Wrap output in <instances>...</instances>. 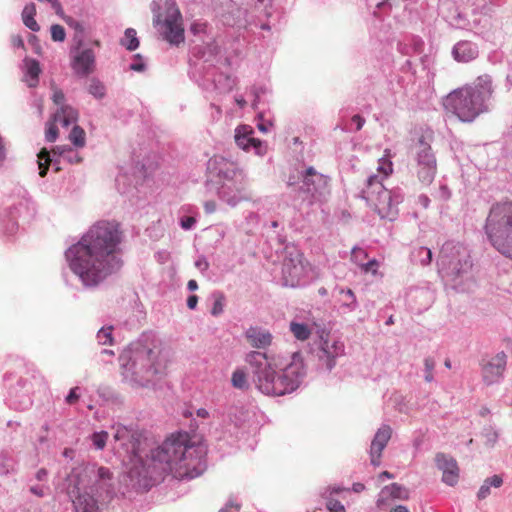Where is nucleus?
Here are the masks:
<instances>
[{
	"label": "nucleus",
	"mask_w": 512,
	"mask_h": 512,
	"mask_svg": "<svg viewBox=\"0 0 512 512\" xmlns=\"http://www.w3.org/2000/svg\"><path fill=\"white\" fill-rule=\"evenodd\" d=\"M98 481L100 483V489L105 492H109L112 488V485L108 483L112 479V473L108 468L100 467L97 470Z\"/></svg>",
	"instance_id": "nucleus-34"
},
{
	"label": "nucleus",
	"mask_w": 512,
	"mask_h": 512,
	"mask_svg": "<svg viewBox=\"0 0 512 512\" xmlns=\"http://www.w3.org/2000/svg\"><path fill=\"white\" fill-rule=\"evenodd\" d=\"M503 484V478L500 475H493L484 480V483L480 487L477 497L479 500H483L490 495L491 487L499 488Z\"/></svg>",
	"instance_id": "nucleus-26"
},
{
	"label": "nucleus",
	"mask_w": 512,
	"mask_h": 512,
	"mask_svg": "<svg viewBox=\"0 0 512 512\" xmlns=\"http://www.w3.org/2000/svg\"><path fill=\"white\" fill-rule=\"evenodd\" d=\"M408 498L409 492L404 486L398 483H392L390 485L385 486L380 491L376 504L378 507H382L386 505L390 499L406 500Z\"/></svg>",
	"instance_id": "nucleus-23"
},
{
	"label": "nucleus",
	"mask_w": 512,
	"mask_h": 512,
	"mask_svg": "<svg viewBox=\"0 0 512 512\" xmlns=\"http://www.w3.org/2000/svg\"><path fill=\"white\" fill-rule=\"evenodd\" d=\"M130 69L137 72H142L145 70V63L140 54H136L134 56V62L130 64Z\"/></svg>",
	"instance_id": "nucleus-45"
},
{
	"label": "nucleus",
	"mask_w": 512,
	"mask_h": 512,
	"mask_svg": "<svg viewBox=\"0 0 512 512\" xmlns=\"http://www.w3.org/2000/svg\"><path fill=\"white\" fill-rule=\"evenodd\" d=\"M300 177L301 185H296L295 176L289 177L287 185L301 203L312 206L323 202L329 195V177L317 172L314 167H308L300 172Z\"/></svg>",
	"instance_id": "nucleus-10"
},
{
	"label": "nucleus",
	"mask_w": 512,
	"mask_h": 512,
	"mask_svg": "<svg viewBox=\"0 0 512 512\" xmlns=\"http://www.w3.org/2000/svg\"><path fill=\"white\" fill-rule=\"evenodd\" d=\"M198 303V297L196 295H190L187 299V306L189 309H195Z\"/></svg>",
	"instance_id": "nucleus-62"
},
{
	"label": "nucleus",
	"mask_w": 512,
	"mask_h": 512,
	"mask_svg": "<svg viewBox=\"0 0 512 512\" xmlns=\"http://www.w3.org/2000/svg\"><path fill=\"white\" fill-rule=\"evenodd\" d=\"M351 122L352 124L355 125V131H359L362 129L366 121L364 117H362L359 114H356L351 118Z\"/></svg>",
	"instance_id": "nucleus-54"
},
{
	"label": "nucleus",
	"mask_w": 512,
	"mask_h": 512,
	"mask_svg": "<svg viewBox=\"0 0 512 512\" xmlns=\"http://www.w3.org/2000/svg\"><path fill=\"white\" fill-rule=\"evenodd\" d=\"M214 303L211 309V314L213 316H218L223 312L225 297L221 292L213 293Z\"/></svg>",
	"instance_id": "nucleus-39"
},
{
	"label": "nucleus",
	"mask_w": 512,
	"mask_h": 512,
	"mask_svg": "<svg viewBox=\"0 0 512 512\" xmlns=\"http://www.w3.org/2000/svg\"><path fill=\"white\" fill-rule=\"evenodd\" d=\"M107 439L108 433L106 431L95 432L91 436L92 443L98 450L104 449Z\"/></svg>",
	"instance_id": "nucleus-40"
},
{
	"label": "nucleus",
	"mask_w": 512,
	"mask_h": 512,
	"mask_svg": "<svg viewBox=\"0 0 512 512\" xmlns=\"http://www.w3.org/2000/svg\"><path fill=\"white\" fill-rule=\"evenodd\" d=\"M379 263L376 259L369 260L367 263L361 264V268L364 272H371L376 274Z\"/></svg>",
	"instance_id": "nucleus-48"
},
{
	"label": "nucleus",
	"mask_w": 512,
	"mask_h": 512,
	"mask_svg": "<svg viewBox=\"0 0 512 512\" xmlns=\"http://www.w3.org/2000/svg\"><path fill=\"white\" fill-rule=\"evenodd\" d=\"M339 294V302L342 308L346 309L348 312H352L357 308V299L354 292L351 289L341 288L339 290Z\"/></svg>",
	"instance_id": "nucleus-27"
},
{
	"label": "nucleus",
	"mask_w": 512,
	"mask_h": 512,
	"mask_svg": "<svg viewBox=\"0 0 512 512\" xmlns=\"http://www.w3.org/2000/svg\"><path fill=\"white\" fill-rule=\"evenodd\" d=\"M76 148H83L86 144V133L79 125H74L68 136Z\"/></svg>",
	"instance_id": "nucleus-30"
},
{
	"label": "nucleus",
	"mask_w": 512,
	"mask_h": 512,
	"mask_svg": "<svg viewBox=\"0 0 512 512\" xmlns=\"http://www.w3.org/2000/svg\"><path fill=\"white\" fill-rule=\"evenodd\" d=\"M256 387L265 395L282 396L295 391L306 369L301 354H248Z\"/></svg>",
	"instance_id": "nucleus-3"
},
{
	"label": "nucleus",
	"mask_w": 512,
	"mask_h": 512,
	"mask_svg": "<svg viewBox=\"0 0 512 512\" xmlns=\"http://www.w3.org/2000/svg\"><path fill=\"white\" fill-rule=\"evenodd\" d=\"M367 257V253L362 248H354L352 250V259L361 266L362 261Z\"/></svg>",
	"instance_id": "nucleus-46"
},
{
	"label": "nucleus",
	"mask_w": 512,
	"mask_h": 512,
	"mask_svg": "<svg viewBox=\"0 0 512 512\" xmlns=\"http://www.w3.org/2000/svg\"><path fill=\"white\" fill-rule=\"evenodd\" d=\"M51 30V38L56 42H63L66 37L65 29L59 25L54 24L50 28Z\"/></svg>",
	"instance_id": "nucleus-41"
},
{
	"label": "nucleus",
	"mask_w": 512,
	"mask_h": 512,
	"mask_svg": "<svg viewBox=\"0 0 512 512\" xmlns=\"http://www.w3.org/2000/svg\"><path fill=\"white\" fill-rule=\"evenodd\" d=\"M58 135V129L55 125H50L46 130V140L54 142Z\"/></svg>",
	"instance_id": "nucleus-53"
},
{
	"label": "nucleus",
	"mask_w": 512,
	"mask_h": 512,
	"mask_svg": "<svg viewBox=\"0 0 512 512\" xmlns=\"http://www.w3.org/2000/svg\"><path fill=\"white\" fill-rule=\"evenodd\" d=\"M452 55L456 61L467 63L478 57L479 49L477 44L471 41L462 40L454 45Z\"/></svg>",
	"instance_id": "nucleus-21"
},
{
	"label": "nucleus",
	"mask_w": 512,
	"mask_h": 512,
	"mask_svg": "<svg viewBox=\"0 0 512 512\" xmlns=\"http://www.w3.org/2000/svg\"><path fill=\"white\" fill-rule=\"evenodd\" d=\"M413 257L422 266H426L432 261V251L427 247H419L413 252Z\"/></svg>",
	"instance_id": "nucleus-35"
},
{
	"label": "nucleus",
	"mask_w": 512,
	"mask_h": 512,
	"mask_svg": "<svg viewBox=\"0 0 512 512\" xmlns=\"http://www.w3.org/2000/svg\"><path fill=\"white\" fill-rule=\"evenodd\" d=\"M231 382L234 388L240 390H247L250 386L248 376L242 368H238L233 372Z\"/></svg>",
	"instance_id": "nucleus-31"
},
{
	"label": "nucleus",
	"mask_w": 512,
	"mask_h": 512,
	"mask_svg": "<svg viewBox=\"0 0 512 512\" xmlns=\"http://www.w3.org/2000/svg\"><path fill=\"white\" fill-rule=\"evenodd\" d=\"M118 360L124 378L140 386H148L164 374L165 366L158 362V354H120Z\"/></svg>",
	"instance_id": "nucleus-8"
},
{
	"label": "nucleus",
	"mask_w": 512,
	"mask_h": 512,
	"mask_svg": "<svg viewBox=\"0 0 512 512\" xmlns=\"http://www.w3.org/2000/svg\"><path fill=\"white\" fill-rule=\"evenodd\" d=\"M253 129L248 125H241L235 130V142L237 146L244 151L254 150L255 154L263 155L266 152V146L260 140L254 138Z\"/></svg>",
	"instance_id": "nucleus-18"
},
{
	"label": "nucleus",
	"mask_w": 512,
	"mask_h": 512,
	"mask_svg": "<svg viewBox=\"0 0 512 512\" xmlns=\"http://www.w3.org/2000/svg\"><path fill=\"white\" fill-rule=\"evenodd\" d=\"M155 335L153 333H143L138 341V344L142 346V349L135 347V352H153L157 348L155 344Z\"/></svg>",
	"instance_id": "nucleus-32"
},
{
	"label": "nucleus",
	"mask_w": 512,
	"mask_h": 512,
	"mask_svg": "<svg viewBox=\"0 0 512 512\" xmlns=\"http://www.w3.org/2000/svg\"><path fill=\"white\" fill-rule=\"evenodd\" d=\"M195 266L201 271V272H205L208 268H209V263L207 261V259L204 257V256H200L196 261H195Z\"/></svg>",
	"instance_id": "nucleus-55"
},
{
	"label": "nucleus",
	"mask_w": 512,
	"mask_h": 512,
	"mask_svg": "<svg viewBox=\"0 0 512 512\" xmlns=\"http://www.w3.org/2000/svg\"><path fill=\"white\" fill-rule=\"evenodd\" d=\"M11 40L14 47L24 49L23 39L19 35H13Z\"/></svg>",
	"instance_id": "nucleus-61"
},
{
	"label": "nucleus",
	"mask_w": 512,
	"mask_h": 512,
	"mask_svg": "<svg viewBox=\"0 0 512 512\" xmlns=\"http://www.w3.org/2000/svg\"><path fill=\"white\" fill-rule=\"evenodd\" d=\"M124 237L119 222L99 220L65 251L70 270L85 288H96L121 270Z\"/></svg>",
	"instance_id": "nucleus-1"
},
{
	"label": "nucleus",
	"mask_w": 512,
	"mask_h": 512,
	"mask_svg": "<svg viewBox=\"0 0 512 512\" xmlns=\"http://www.w3.org/2000/svg\"><path fill=\"white\" fill-rule=\"evenodd\" d=\"M484 229L491 245L501 255L512 260V201L493 204Z\"/></svg>",
	"instance_id": "nucleus-6"
},
{
	"label": "nucleus",
	"mask_w": 512,
	"mask_h": 512,
	"mask_svg": "<svg viewBox=\"0 0 512 512\" xmlns=\"http://www.w3.org/2000/svg\"><path fill=\"white\" fill-rule=\"evenodd\" d=\"M22 17L24 24L28 28L32 29V9L26 6L23 10Z\"/></svg>",
	"instance_id": "nucleus-52"
},
{
	"label": "nucleus",
	"mask_w": 512,
	"mask_h": 512,
	"mask_svg": "<svg viewBox=\"0 0 512 512\" xmlns=\"http://www.w3.org/2000/svg\"><path fill=\"white\" fill-rule=\"evenodd\" d=\"M362 193L365 199L374 203L378 215L390 221L397 217L398 205L404 200L401 188L386 189L377 175L367 178Z\"/></svg>",
	"instance_id": "nucleus-9"
},
{
	"label": "nucleus",
	"mask_w": 512,
	"mask_h": 512,
	"mask_svg": "<svg viewBox=\"0 0 512 512\" xmlns=\"http://www.w3.org/2000/svg\"><path fill=\"white\" fill-rule=\"evenodd\" d=\"M245 336L251 346L257 349L268 348L273 339L272 334L268 330L257 326L248 328Z\"/></svg>",
	"instance_id": "nucleus-22"
},
{
	"label": "nucleus",
	"mask_w": 512,
	"mask_h": 512,
	"mask_svg": "<svg viewBox=\"0 0 512 512\" xmlns=\"http://www.w3.org/2000/svg\"><path fill=\"white\" fill-rule=\"evenodd\" d=\"M440 198L442 200H448L451 197V191L446 185H441L439 189Z\"/></svg>",
	"instance_id": "nucleus-59"
},
{
	"label": "nucleus",
	"mask_w": 512,
	"mask_h": 512,
	"mask_svg": "<svg viewBox=\"0 0 512 512\" xmlns=\"http://www.w3.org/2000/svg\"><path fill=\"white\" fill-rule=\"evenodd\" d=\"M213 83L216 90L221 93H227L233 89L235 80L229 75L219 74L218 77L213 80Z\"/></svg>",
	"instance_id": "nucleus-29"
},
{
	"label": "nucleus",
	"mask_w": 512,
	"mask_h": 512,
	"mask_svg": "<svg viewBox=\"0 0 512 512\" xmlns=\"http://www.w3.org/2000/svg\"><path fill=\"white\" fill-rule=\"evenodd\" d=\"M418 202L424 207V208H428L429 207V204H430V199L427 195H420L418 197Z\"/></svg>",
	"instance_id": "nucleus-64"
},
{
	"label": "nucleus",
	"mask_w": 512,
	"mask_h": 512,
	"mask_svg": "<svg viewBox=\"0 0 512 512\" xmlns=\"http://www.w3.org/2000/svg\"><path fill=\"white\" fill-rule=\"evenodd\" d=\"M24 70L23 80L27 83L28 87H32V61L28 57L24 59Z\"/></svg>",
	"instance_id": "nucleus-42"
},
{
	"label": "nucleus",
	"mask_w": 512,
	"mask_h": 512,
	"mask_svg": "<svg viewBox=\"0 0 512 512\" xmlns=\"http://www.w3.org/2000/svg\"><path fill=\"white\" fill-rule=\"evenodd\" d=\"M378 170L388 176L392 172V163L384 158L380 159Z\"/></svg>",
	"instance_id": "nucleus-49"
},
{
	"label": "nucleus",
	"mask_w": 512,
	"mask_h": 512,
	"mask_svg": "<svg viewBox=\"0 0 512 512\" xmlns=\"http://www.w3.org/2000/svg\"><path fill=\"white\" fill-rule=\"evenodd\" d=\"M326 508L330 512H346L344 505L336 499H329L326 503Z\"/></svg>",
	"instance_id": "nucleus-44"
},
{
	"label": "nucleus",
	"mask_w": 512,
	"mask_h": 512,
	"mask_svg": "<svg viewBox=\"0 0 512 512\" xmlns=\"http://www.w3.org/2000/svg\"><path fill=\"white\" fill-rule=\"evenodd\" d=\"M112 326L102 327L97 333V340L102 345H112L113 337H112Z\"/></svg>",
	"instance_id": "nucleus-38"
},
{
	"label": "nucleus",
	"mask_w": 512,
	"mask_h": 512,
	"mask_svg": "<svg viewBox=\"0 0 512 512\" xmlns=\"http://www.w3.org/2000/svg\"><path fill=\"white\" fill-rule=\"evenodd\" d=\"M78 120V111L68 105H62L55 113L54 121L63 127H68L71 124H76Z\"/></svg>",
	"instance_id": "nucleus-25"
},
{
	"label": "nucleus",
	"mask_w": 512,
	"mask_h": 512,
	"mask_svg": "<svg viewBox=\"0 0 512 512\" xmlns=\"http://www.w3.org/2000/svg\"><path fill=\"white\" fill-rule=\"evenodd\" d=\"M72 502L75 512H97V501L88 493H78Z\"/></svg>",
	"instance_id": "nucleus-24"
},
{
	"label": "nucleus",
	"mask_w": 512,
	"mask_h": 512,
	"mask_svg": "<svg viewBox=\"0 0 512 512\" xmlns=\"http://www.w3.org/2000/svg\"><path fill=\"white\" fill-rule=\"evenodd\" d=\"M290 331L296 339L301 341L309 339L311 335V329L307 324L296 321L290 322Z\"/></svg>",
	"instance_id": "nucleus-28"
},
{
	"label": "nucleus",
	"mask_w": 512,
	"mask_h": 512,
	"mask_svg": "<svg viewBox=\"0 0 512 512\" xmlns=\"http://www.w3.org/2000/svg\"><path fill=\"white\" fill-rule=\"evenodd\" d=\"M334 354H318V368L321 370L331 371L335 366Z\"/></svg>",
	"instance_id": "nucleus-36"
},
{
	"label": "nucleus",
	"mask_w": 512,
	"mask_h": 512,
	"mask_svg": "<svg viewBox=\"0 0 512 512\" xmlns=\"http://www.w3.org/2000/svg\"><path fill=\"white\" fill-rule=\"evenodd\" d=\"M492 78L485 74L479 76L472 85L455 89L443 102L447 112L457 116L463 122H472L480 114L489 111V101L493 94Z\"/></svg>",
	"instance_id": "nucleus-4"
},
{
	"label": "nucleus",
	"mask_w": 512,
	"mask_h": 512,
	"mask_svg": "<svg viewBox=\"0 0 512 512\" xmlns=\"http://www.w3.org/2000/svg\"><path fill=\"white\" fill-rule=\"evenodd\" d=\"M64 20H65V22L67 23V25L69 27L75 29L76 31H78L80 33H83L84 28H83L82 24L79 21L75 20L72 17H65Z\"/></svg>",
	"instance_id": "nucleus-51"
},
{
	"label": "nucleus",
	"mask_w": 512,
	"mask_h": 512,
	"mask_svg": "<svg viewBox=\"0 0 512 512\" xmlns=\"http://www.w3.org/2000/svg\"><path fill=\"white\" fill-rule=\"evenodd\" d=\"M81 44L82 40H79L78 46L71 50V67L77 76L86 77L95 69V53L91 48L80 50Z\"/></svg>",
	"instance_id": "nucleus-17"
},
{
	"label": "nucleus",
	"mask_w": 512,
	"mask_h": 512,
	"mask_svg": "<svg viewBox=\"0 0 512 512\" xmlns=\"http://www.w3.org/2000/svg\"><path fill=\"white\" fill-rule=\"evenodd\" d=\"M436 365V361L433 357H428L425 359V371H433Z\"/></svg>",
	"instance_id": "nucleus-63"
},
{
	"label": "nucleus",
	"mask_w": 512,
	"mask_h": 512,
	"mask_svg": "<svg viewBox=\"0 0 512 512\" xmlns=\"http://www.w3.org/2000/svg\"><path fill=\"white\" fill-rule=\"evenodd\" d=\"M64 100H65V96H64V93L61 91V90H56L54 91L53 93V101L57 104V105H64Z\"/></svg>",
	"instance_id": "nucleus-57"
},
{
	"label": "nucleus",
	"mask_w": 512,
	"mask_h": 512,
	"mask_svg": "<svg viewBox=\"0 0 512 512\" xmlns=\"http://www.w3.org/2000/svg\"><path fill=\"white\" fill-rule=\"evenodd\" d=\"M505 368V354H485L481 360V372L485 384L498 383L503 377Z\"/></svg>",
	"instance_id": "nucleus-16"
},
{
	"label": "nucleus",
	"mask_w": 512,
	"mask_h": 512,
	"mask_svg": "<svg viewBox=\"0 0 512 512\" xmlns=\"http://www.w3.org/2000/svg\"><path fill=\"white\" fill-rule=\"evenodd\" d=\"M88 91L97 99H102L106 94L105 86L97 79L91 80Z\"/></svg>",
	"instance_id": "nucleus-37"
},
{
	"label": "nucleus",
	"mask_w": 512,
	"mask_h": 512,
	"mask_svg": "<svg viewBox=\"0 0 512 512\" xmlns=\"http://www.w3.org/2000/svg\"><path fill=\"white\" fill-rule=\"evenodd\" d=\"M309 271V264L295 246H286L282 262V282L284 286L298 287L303 284Z\"/></svg>",
	"instance_id": "nucleus-11"
},
{
	"label": "nucleus",
	"mask_w": 512,
	"mask_h": 512,
	"mask_svg": "<svg viewBox=\"0 0 512 512\" xmlns=\"http://www.w3.org/2000/svg\"><path fill=\"white\" fill-rule=\"evenodd\" d=\"M204 209L206 213L211 214L216 211V203L213 200L206 201L204 203Z\"/></svg>",
	"instance_id": "nucleus-60"
},
{
	"label": "nucleus",
	"mask_w": 512,
	"mask_h": 512,
	"mask_svg": "<svg viewBox=\"0 0 512 512\" xmlns=\"http://www.w3.org/2000/svg\"><path fill=\"white\" fill-rule=\"evenodd\" d=\"M435 462L437 468L442 471V481L449 486H454L459 479V468L456 460L444 453H437Z\"/></svg>",
	"instance_id": "nucleus-19"
},
{
	"label": "nucleus",
	"mask_w": 512,
	"mask_h": 512,
	"mask_svg": "<svg viewBox=\"0 0 512 512\" xmlns=\"http://www.w3.org/2000/svg\"><path fill=\"white\" fill-rule=\"evenodd\" d=\"M207 170L219 178V185L221 183H231L243 178H247L244 170L233 161H230L222 156L215 155L209 159L207 163Z\"/></svg>",
	"instance_id": "nucleus-14"
},
{
	"label": "nucleus",
	"mask_w": 512,
	"mask_h": 512,
	"mask_svg": "<svg viewBox=\"0 0 512 512\" xmlns=\"http://www.w3.org/2000/svg\"><path fill=\"white\" fill-rule=\"evenodd\" d=\"M439 272L454 288L460 291L470 289L474 283L472 261L469 251L459 243L445 242L438 258Z\"/></svg>",
	"instance_id": "nucleus-5"
},
{
	"label": "nucleus",
	"mask_w": 512,
	"mask_h": 512,
	"mask_svg": "<svg viewBox=\"0 0 512 512\" xmlns=\"http://www.w3.org/2000/svg\"><path fill=\"white\" fill-rule=\"evenodd\" d=\"M136 30L127 28L125 30L124 38L121 39V45L129 51H134L139 47V40L136 36Z\"/></svg>",
	"instance_id": "nucleus-33"
},
{
	"label": "nucleus",
	"mask_w": 512,
	"mask_h": 512,
	"mask_svg": "<svg viewBox=\"0 0 512 512\" xmlns=\"http://www.w3.org/2000/svg\"><path fill=\"white\" fill-rule=\"evenodd\" d=\"M114 439L120 441L131 454V460L143 465L144 476L151 474V466L164 473H171L178 479H193L205 469L204 450L190 443L188 434L178 433L166 439L160 446L151 450L150 462L146 468L143 460L147 438L142 431L117 425Z\"/></svg>",
	"instance_id": "nucleus-2"
},
{
	"label": "nucleus",
	"mask_w": 512,
	"mask_h": 512,
	"mask_svg": "<svg viewBox=\"0 0 512 512\" xmlns=\"http://www.w3.org/2000/svg\"><path fill=\"white\" fill-rule=\"evenodd\" d=\"M415 173L424 185H430L437 172V161L432 148L424 137H420L415 152Z\"/></svg>",
	"instance_id": "nucleus-12"
},
{
	"label": "nucleus",
	"mask_w": 512,
	"mask_h": 512,
	"mask_svg": "<svg viewBox=\"0 0 512 512\" xmlns=\"http://www.w3.org/2000/svg\"><path fill=\"white\" fill-rule=\"evenodd\" d=\"M38 165H39V175L44 177L47 173L48 166L47 164H53L55 166V170L59 171L61 160L68 162L69 164H78L82 161V157L79 153L70 146H56L52 150V156L50 152L46 150H42L38 154Z\"/></svg>",
	"instance_id": "nucleus-13"
},
{
	"label": "nucleus",
	"mask_w": 512,
	"mask_h": 512,
	"mask_svg": "<svg viewBox=\"0 0 512 512\" xmlns=\"http://www.w3.org/2000/svg\"><path fill=\"white\" fill-rule=\"evenodd\" d=\"M392 428L389 425H382L376 432L370 447V459L373 466H379L382 451L391 439Z\"/></svg>",
	"instance_id": "nucleus-20"
},
{
	"label": "nucleus",
	"mask_w": 512,
	"mask_h": 512,
	"mask_svg": "<svg viewBox=\"0 0 512 512\" xmlns=\"http://www.w3.org/2000/svg\"><path fill=\"white\" fill-rule=\"evenodd\" d=\"M486 439H487V442L493 446L496 442H497V439H498V433L492 429H490L487 434H486Z\"/></svg>",
	"instance_id": "nucleus-58"
},
{
	"label": "nucleus",
	"mask_w": 512,
	"mask_h": 512,
	"mask_svg": "<svg viewBox=\"0 0 512 512\" xmlns=\"http://www.w3.org/2000/svg\"><path fill=\"white\" fill-rule=\"evenodd\" d=\"M80 396V388L76 386L69 391L68 395L65 398V402L68 405H74L79 401Z\"/></svg>",
	"instance_id": "nucleus-43"
},
{
	"label": "nucleus",
	"mask_w": 512,
	"mask_h": 512,
	"mask_svg": "<svg viewBox=\"0 0 512 512\" xmlns=\"http://www.w3.org/2000/svg\"><path fill=\"white\" fill-rule=\"evenodd\" d=\"M217 195L231 207H235L243 201H251L253 198L248 178H243L241 184L239 180L231 183H221L217 188Z\"/></svg>",
	"instance_id": "nucleus-15"
},
{
	"label": "nucleus",
	"mask_w": 512,
	"mask_h": 512,
	"mask_svg": "<svg viewBox=\"0 0 512 512\" xmlns=\"http://www.w3.org/2000/svg\"><path fill=\"white\" fill-rule=\"evenodd\" d=\"M258 119H259V122L257 124L258 129L264 133L268 132L269 127L272 126V122L270 120H265L264 114L262 112H260L258 114Z\"/></svg>",
	"instance_id": "nucleus-47"
},
{
	"label": "nucleus",
	"mask_w": 512,
	"mask_h": 512,
	"mask_svg": "<svg viewBox=\"0 0 512 512\" xmlns=\"http://www.w3.org/2000/svg\"><path fill=\"white\" fill-rule=\"evenodd\" d=\"M240 505L232 501H229L223 508L218 512H239Z\"/></svg>",
	"instance_id": "nucleus-56"
},
{
	"label": "nucleus",
	"mask_w": 512,
	"mask_h": 512,
	"mask_svg": "<svg viewBox=\"0 0 512 512\" xmlns=\"http://www.w3.org/2000/svg\"><path fill=\"white\" fill-rule=\"evenodd\" d=\"M196 223V219L192 216H185L181 218L180 225L184 230H190Z\"/></svg>",
	"instance_id": "nucleus-50"
},
{
	"label": "nucleus",
	"mask_w": 512,
	"mask_h": 512,
	"mask_svg": "<svg viewBox=\"0 0 512 512\" xmlns=\"http://www.w3.org/2000/svg\"><path fill=\"white\" fill-rule=\"evenodd\" d=\"M153 24L162 38L172 45L184 42L182 15L174 0H153Z\"/></svg>",
	"instance_id": "nucleus-7"
}]
</instances>
